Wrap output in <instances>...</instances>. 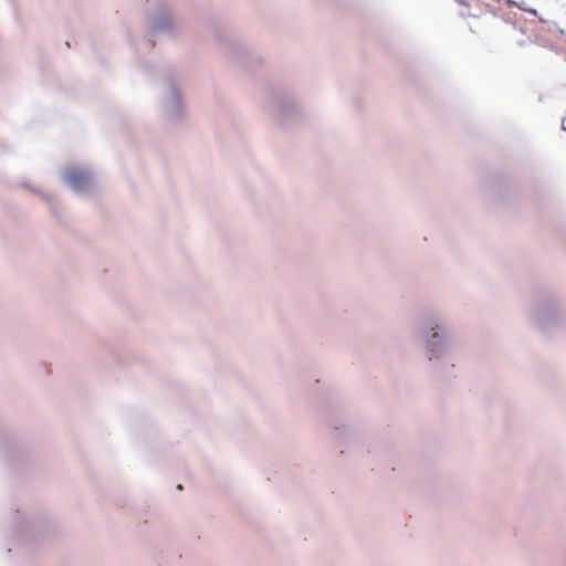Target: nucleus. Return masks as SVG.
<instances>
[{"mask_svg":"<svg viewBox=\"0 0 566 566\" xmlns=\"http://www.w3.org/2000/svg\"><path fill=\"white\" fill-rule=\"evenodd\" d=\"M457 339L448 321L437 314H427V370L444 376L455 367Z\"/></svg>","mask_w":566,"mask_h":566,"instance_id":"nucleus-1","label":"nucleus"},{"mask_svg":"<svg viewBox=\"0 0 566 566\" xmlns=\"http://www.w3.org/2000/svg\"><path fill=\"white\" fill-rule=\"evenodd\" d=\"M136 62L147 78L161 80L165 83L166 87L160 95V109L165 118L171 124L181 123L185 117V106L172 65L165 61L143 59L139 56V49H136Z\"/></svg>","mask_w":566,"mask_h":566,"instance_id":"nucleus-2","label":"nucleus"},{"mask_svg":"<svg viewBox=\"0 0 566 566\" xmlns=\"http://www.w3.org/2000/svg\"><path fill=\"white\" fill-rule=\"evenodd\" d=\"M563 298L554 290L538 291L526 306L524 314L527 323L542 334H548L562 323Z\"/></svg>","mask_w":566,"mask_h":566,"instance_id":"nucleus-3","label":"nucleus"},{"mask_svg":"<svg viewBox=\"0 0 566 566\" xmlns=\"http://www.w3.org/2000/svg\"><path fill=\"white\" fill-rule=\"evenodd\" d=\"M214 40L234 62L248 71L260 69L265 62V55L260 48L238 35L232 30L218 27L213 31Z\"/></svg>","mask_w":566,"mask_h":566,"instance_id":"nucleus-4","label":"nucleus"},{"mask_svg":"<svg viewBox=\"0 0 566 566\" xmlns=\"http://www.w3.org/2000/svg\"><path fill=\"white\" fill-rule=\"evenodd\" d=\"M265 109L282 126L290 125L303 115V108L294 91L281 84L269 87Z\"/></svg>","mask_w":566,"mask_h":566,"instance_id":"nucleus-5","label":"nucleus"},{"mask_svg":"<svg viewBox=\"0 0 566 566\" xmlns=\"http://www.w3.org/2000/svg\"><path fill=\"white\" fill-rule=\"evenodd\" d=\"M12 528L19 542H31L54 532V520L45 513L15 507Z\"/></svg>","mask_w":566,"mask_h":566,"instance_id":"nucleus-6","label":"nucleus"},{"mask_svg":"<svg viewBox=\"0 0 566 566\" xmlns=\"http://www.w3.org/2000/svg\"><path fill=\"white\" fill-rule=\"evenodd\" d=\"M149 27L151 35L175 38L181 32V24L177 12L167 0L157 2L154 12L149 17Z\"/></svg>","mask_w":566,"mask_h":566,"instance_id":"nucleus-7","label":"nucleus"},{"mask_svg":"<svg viewBox=\"0 0 566 566\" xmlns=\"http://www.w3.org/2000/svg\"><path fill=\"white\" fill-rule=\"evenodd\" d=\"M63 184L77 196H87L95 188V172L87 166L70 165L62 169Z\"/></svg>","mask_w":566,"mask_h":566,"instance_id":"nucleus-8","label":"nucleus"},{"mask_svg":"<svg viewBox=\"0 0 566 566\" xmlns=\"http://www.w3.org/2000/svg\"><path fill=\"white\" fill-rule=\"evenodd\" d=\"M332 428L338 439H349L355 434V428L352 424L334 422Z\"/></svg>","mask_w":566,"mask_h":566,"instance_id":"nucleus-9","label":"nucleus"},{"mask_svg":"<svg viewBox=\"0 0 566 566\" xmlns=\"http://www.w3.org/2000/svg\"><path fill=\"white\" fill-rule=\"evenodd\" d=\"M412 328H413L415 335L418 338H420V339L424 338V327H423V324H422V321L420 317L415 319V322L412 323Z\"/></svg>","mask_w":566,"mask_h":566,"instance_id":"nucleus-10","label":"nucleus"},{"mask_svg":"<svg viewBox=\"0 0 566 566\" xmlns=\"http://www.w3.org/2000/svg\"><path fill=\"white\" fill-rule=\"evenodd\" d=\"M506 1H507L510 7H517V8L522 9V10L527 11V9L524 7V2L517 3V2H515L513 0H506ZM528 12L532 13L533 15H537V11L534 10V9H530Z\"/></svg>","mask_w":566,"mask_h":566,"instance_id":"nucleus-11","label":"nucleus"},{"mask_svg":"<svg viewBox=\"0 0 566 566\" xmlns=\"http://www.w3.org/2000/svg\"><path fill=\"white\" fill-rule=\"evenodd\" d=\"M143 50L150 51L155 46V42L151 39H146L142 43Z\"/></svg>","mask_w":566,"mask_h":566,"instance_id":"nucleus-12","label":"nucleus"},{"mask_svg":"<svg viewBox=\"0 0 566 566\" xmlns=\"http://www.w3.org/2000/svg\"><path fill=\"white\" fill-rule=\"evenodd\" d=\"M458 3L462 4V6H468V3L465 2V0H455Z\"/></svg>","mask_w":566,"mask_h":566,"instance_id":"nucleus-13","label":"nucleus"},{"mask_svg":"<svg viewBox=\"0 0 566 566\" xmlns=\"http://www.w3.org/2000/svg\"><path fill=\"white\" fill-rule=\"evenodd\" d=\"M563 129L566 130L565 120L563 122Z\"/></svg>","mask_w":566,"mask_h":566,"instance_id":"nucleus-14","label":"nucleus"}]
</instances>
